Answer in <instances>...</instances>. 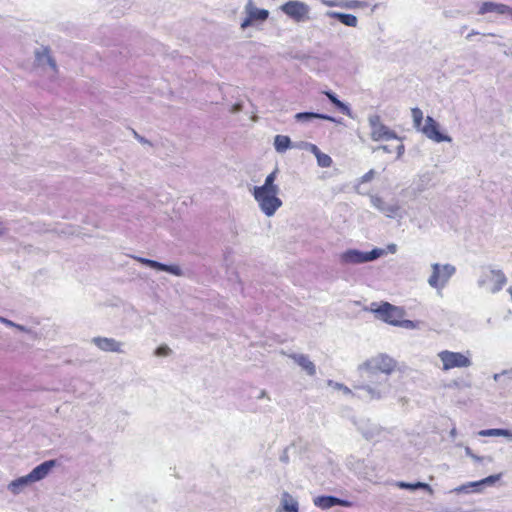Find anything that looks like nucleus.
I'll return each instance as SVG.
<instances>
[{"instance_id":"31","label":"nucleus","mask_w":512,"mask_h":512,"mask_svg":"<svg viewBox=\"0 0 512 512\" xmlns=\"http://www.w3.org/2000/svg\"><path fill=\"white\" fill-rule=\"evenodd\" d=\"M309 150L315 155V157L321 152L315 144H308Z\"/></svg>"},{"instance_id":"29","label":"nucleus","mask_w":512,"mask_h":512,"mask_svg":"<svg viewBox=\"0 0 512 512\" xmlns=\"http://www.w3.org/2000/svg\"><path fill=\"white\" fill-rule=\"evenodd\" d=\"M382 254V251L379 249H374L370 252L364 253V260L365 262L372 261L376 258H378Z\"/></svg>"},{"instance_id":"23","label":"nucleus","mask_w":512,"mask_h":512,"mask_svg":"<svg viewBox=\"0 0 512 512\" xmlns=\"http://www.w3.org/2000/svg\"><path fill=\"white\" fill-rule=\"evenodd\" d=\"M336 19H338L342 24L349 26V27H356L358 20L356 16L352 14H345V13H334L333 14Z\"/></svg>"},{"instance_id":"34","label":"nucleus","mask_w":512,"mask_h":512,"mask_svg":"<svg viewBox=\"0 0 512 512\" xmlns=\"http://www.w3.org/2000/svg\"><path fill=\"white\" fill-rule=\"evenodd\" d=\"M378 149H381V150H383V151H385V152H388V153H391V152H392V151L388 148V146H387V145H382V146L378 147Z\"/></svg>"},{"instance_id":"5","label":"nucleus","mask_w":512,"mask_h":512,"mask_svg":"<svg viewBox=\"0 0 512 512\" xmlns=\"http://www.w3.org/2000/svg\"><path fill=\"white\" fill-rule=\"evenodd\" d=\"M507 282L505 274L501 270L489 269L483 272L479 285L485 287L489 292L500 291Z\"/></svg>"},{"instance_id":"21","label":"nucleus","mask_w":512,"mask_h":512,"mask_svg":"<svg viewBox=\"0 0 512 512\" xmlns=\"http://www.w3.org/2000/svg\"><path fill=\"white\" fill-rule=\"evenodd\" d=\"M282 508L286 512H298V503L285 492L282 496Z\"/></svg>"},{"instance_id":"25","label":"nucleus","mask_w":512,"mask_h":512,"mask_svg":"<svg viewBox=\"0 0 512 512\" xmlns=\"http://www.w3.org/2000/svg\"><path fill=\"white\" fill-rule=\"evenodd\" d=\"M396 486L401 489H408V490H417V489H428L429 485L422 482H416V483H407L404 481H399L396 483Z\"/></svg>"},{"instance_id":"12","label":"nucleus","mask_w":512,"mask_h":512,"mask_svg":"<svg viewBox=\"0 0 512 512\" xmlns=\"http://www.w3.org/2000/svg\"><path fill=\"white\" fill-rule=\"evenodd\" d=\"M315 506L326 510L333 506H342V507H350L351 502L348 500H343L340 498H337L335 496H318L314 499Z\"/></svg>"},{"instance_id":"14","label":"nucleus","mask_w":512,"mask_h":512,"mask_svg":"<svg viewBox=\"0 0 512 512\" xmlns=\"http://www.w3.org/2000/svg\"><path fill=\"white\" fill-rule=\"evenodd\" d=\"M93 343L105 352H121V343L113 338L95 337Z\"/></svg>"},{"instance_id":"26","label":"nucleus","mask_w":512,"mask_h":512,"mask_svg":"<svg viewBox=\"0 0 512 512\" xmlns=\"http://www.w3.org/2000/svg\"><path fill=\"white\" fill-rule=\"evenodd\" d=\"M411 114H412V118H413V123H414V127L418 130H420L423 125H422V121H423V112L421 109L419 108H413L411 110Z\"/></svg>"},{"instance_id":"10","label":"nucleus","mask_w":512,"mask_h":512,"mask_svg":"<svg viewBox=\"0 0 512 512\" xmlns=\"http://www.w3.org/2000/svg\"><path fill=\"white\" fill-rule=\"evenodd\" d=\"M56 465L55 460H48L36 466L26 477L20 478L19 483L35 482L48 475L50 470Z\"/></svg>"},{"instance_id":"35","label":"nucleus","mask_w":512,"mask_h":512,"mask_svg":"<svg viewBox=\"0 0 512 512\" xmlns=\"http://www.w3.org/2000/svg\"><path fill=\"white\" fill-rule=\"evenodd\" d=\"M344 393H351V390L347 387L344 388Z\"/></svg>"},{"instance_id":"1","label":"nucleus","mask_w":512,"mask_h":512,"mask_svg":"<svg viewBox=\"0 0 512 512\" xmlns=\"http://www.w3.org/2000/svg\"><path fill=\"white\" fill-rule=\"evenodd\" d=\"M396 366V361L387 355H379L366 361L363 370L369 383L356 389L366 390L373 399L380 398L388 387L387 376L395 371Z\"/></svg>"},{"instance_id":"28","label":"nucleus","mask_w":512,"mask_h":512,"mask_svg":"<svg viewBox=\"0 0 512 512\" xmlns=\"http://www.w3.org/2000/svg\"><path fill=\"white\" fill-rule=\"evenodd\" d=\"M345 6L349 9H358V8H364L369 7L370 3L367 1H360V0H349Z\"/></svg>"},{"instance_id":"2","label":"nucleus","mask_w":512,"mask_h":512,"mask_svg":"<svg viewBox=\"0 0 512 512\" xmlns=\"http://www.w3.org/2000/svg\"><path fill=\"white\" fill-rule=\"evenodd\" d=\"M276 171L271 172L262 186H255L253 196L261 210L267 216H272L281 207L282 201L278 197L279 188L274 184Z\"/></svg>"},{"instance_id":"33","label":"nucleus","mask_w":512,"mask_h":512,"mask_svg":"<svg viewBox=\"0 0 512 512\" xmlns=\"http://www.w3.org/2000/svg\"><path fill=\"white\" fill-rule=\"evenodd\" d=\"M466 452H467V454H468L472 459H474V460H476V461H481V460H482V458H481V457H479V456H477V455H475V454L471 453V451H470V449H469V448H467V451H466Z\"/></svg>"},{"instance_id":"15","label":"nucleus","mask_w":512,"mask_h":512,"mask_svg":"<svg viewBox=\"0 0 512 512\" xmlns=\"http://www.w3.org/2000/svg\"><path fill=\"white\" fill-rule=\"evenodd\" d=\"M138 260L141 263L146 264L147 266H149L151 268H155V269H158V270H161V271L171 272V273H173L175 275H179L180 274V270H179L178 267L168 266V265L162 264L160 262H157V261H154V260H150V259H145V258H139Z\"/></svg>"},{"instance_id":"6","label":"nucleus","mask_w":512,"mask_h":512,"mask_svg":"<svg viewBox=\"0 0 512 512\" xmlns=\"http://www.w3.org/2000/svg\"><path fill=\"white\" fill-rule=\"evenodd\" d=\"M438 357L442 361L444 371L453 368H466L471 365L469 357L460 352L444 350L438 353Z\"/></svg>"},{"instance_id":"24","label":"nucleus","mask_w":512,"mask_h":512,"mask_svg":"<svg viewBox=\"0 0 512 512\" xmlns=\"http://www.w3.org/2000/svg\"><path fill=\"white\" fill-rule=\"evenodd\" d=\"M480 436H504L512 439V431L507 429H486L479 432Z\"/></svg>"},{"instance_id":"13","label":"nucleus","mask_w":512,"mask_h":512,"mask_svg":"<svg viewBox=\"0 0 512 512\" xmlns=\"http://www.w3.org/2000/svg\"><path fill=\"white\" fill-rule=\"evenodd\" d=\"M478 13L484 15L487 13L497 14H510L512 15V8L505 4L494 3V2H483L479 7Z\"/></svg>"},{"instance_id":"16","label":"nucleus","mask_w":512,"mask_h":512,"mask_svg":"<svg viewBox=\"0 0 512 512\" xmlns=\"http://www.w3.org/2000/svg\"><path fill=\"white\" fill-rule=\"evenodd\" d=\"M341 261L343 263H365L364 253L357 250H348L341 255Z\"/></svg>"},{"instance_id":"27","label":"nucleus","mask_w":512,"mask_h":512,"mask_svg":"<svg viewBox=\"0 0 512 512\" xmlns=\"http://www.w3.org/2000/svg\"><path fill=\"white\" fill-rule=\"evenodd\" d=\"M317 162L320 167L327 168L332 165V159L329 155L320 152L317 156Z\"/></svg>"},{"instance_id":"7","label":"nucleus","mask_w":512,"mask_h":512,"mask_svg":"<svg viewBox=\"0 0 512 512\" xmlns=\"http://www.w3.org/2000/svg\"><path fill=\"white\" fill-rule=\"evenodd\" d=\"M432 274L428 279V283L433 288H443L448 282L450 277L455 273V267L449 264L440 266L439 264L432 265Z\"/></svg>"},{"instance_id":"22","label":"nucleus","mask_w":512,"mask_h":512,"mask_svg":"<svg viewBox=\"0 0 512 512\" xmlns=\"http://www.w3.org/2000/svg\"><path fill=\"white\" fill-rule=\"evenodd\" d=\"M324 94L342 113L346 115L350 114L349 107L345 105L342 101H340L334 93H332L331 91H324Z\"/></svg>"},{"instance_id":"19","label":"nucleus","mask_w":512,"mask_h":512,"mask_svg":"<svg viewBox=\"0 0 512 512\" xmlns=\"http://www.w3.org/2000/svg\"><path fill=\"white\" fill-rule=\"evenodd\" d=\"M314 118H317V119H324V120H329V121H333L334 119L328 115H325V114H320V113H314V112H300V113H297L295 115V119L297 121H308L310 119H314Z\"/></svg>"},{"instance_id":"18","label":"nucleus","mask_w":512,"mask_h":512,"mask_svg":"<svg viewBox=\"0 0 512 512\" xmlns=\"http://www.w3.org/2000/svg\"><path fill=\"white\" fill-rule=\"evenodd\" d=\"M501 475L500 474H497V475H491V476H488L480 481H476V482H470L466 485H463L461 486L460 488H458L457 490L458 491H462V492H468V488L469 487H478V486H481V485H484V484H494L496 481H498L500 479Z\"/></svg>"},{"instance_id":"9","label":"nucleus","mask_w":512,"mask_h":512,"mask_svg":"<svg viewBox=\"0 0 512 512\" xmlns=\"http://www.w3.org/2000/svg\"><path fill=\"white\" fill-rule=\"evenodd\" d=\"M247 17L242 21L241 28L246 29L256 21H265L269 17V11L266 9H259L255 6L252 0H249L245 6Z\"/></svg>"},{"instance_id":"11","label":"nucleus","mask_w":512,"mask_h":512,"mask_svg":"<svg viewBox=\"0 0 512 512\" xmlns=\"http://www.w3.org/2000/svg\"><path fill=\"white\" fill-rule=\"evenodd\" d=\"M429 139L435 142L450 141V138L439 130V124L430 116L425 120V124L420 129Z\"/></svg>"},{"instance_id":"4","label":"nucleus","mask_w":512,"mask_h":512,"mask_svg":"<svg viewBox=\"0 0 512 512\" xmlns=\"http://www.w3.org/2000/svg\"><path fill=\"white\" fill-rule=\"evenodd\" d=\"M371 311L377 314L380 319L391 325L398 326L401 324L403 311L400 308L393 306L388 302H384L381 305L372 303Z\"/></svg>"},{"instance_id":"20","label":"nucleus","mask_w":512,"mask_h":512,"mask_svg":"<svg viewBox=\"0 0 512 512\" xmlns=\"http://www.w3.org/2000/svg\"><path fill=\"white\" fill-rule=\"evenodd\" d=\"M274 146L277 152L283 153L291 146V140L285 135H276Z\"/></svg>"},{"instance_id":"17","label":"nucleus","mask_w":512,"mask_h":512,"mask_svg":"<svg viewBox=\"0 0 512 512\" xmlns=\"http://www.w3.org/2000/svg\"><path fill=\"white\" fill-rule=\"evenodd\" d=\"M295 362L301 366L310 376L316 374V368L312 361L305 355H295L293 356Z\"/></svg>"},{"instance_id":"8","label":"nucleus","mask_w":512,"mask_h":512,"mask_svg":"<svg viewBox=\"0 0 512 512\" xmlns=\"http://www.w3.org/2000/svg\"><path fill=\"white\" fill-rule=\"evenodd\" d=\"M281 10L296 22L308 19L309 7L300 1L291 0L281 6Z\"/></svg>"},{"instance_id":"30","label":"nucleus","mask_w":512,"mask_h":512,"mask_svg":"<svg viewBox=\"0 0 512 512\" xmlns=\"http://www.w3.org/2000/svg\"><path fill=\"white\" fill-rule=\"evenodd\" d=\"M170 348L168 346H160L156 349L155 354L157 356H167L170 353Z\"/></svg>"},{"instance_id":"32","label":"nucleus","mask_w":512,"mask_h":512,"mask_svg":"<svg viewBox=\"0 0 512 512\" xmlns=\"http://www.w3.org/2000/svg\"><path fill=\"white\" fill-rule=\"evenodd\" d=\"M44 52H45L46 54H48V53H49V50H48L47 48H45ZM47 58H48V62H49V64L51 65V67L55 69V68H56V63H55V61H54V60H53L49 55H47Z\"/></svg>"},{"instance_id":"3","label":"nucleus","mask_w":512,"mask_h":512,"mask_svg":"<svg viewBox=\"0 0 512 512\" xmlns=\"http://www.w3.org/2000/svg\"><path fill=\"white\" fill-rule=\"evenodd\" d=\"M369 126L370 136L373 141L394 139L397 141V145L395 147L397 157H400L403 154L404 145L402 144L401 140L397 137L393 130L383 124L379 115H372L369 117Z\"/></svg>"}]
</instances>
